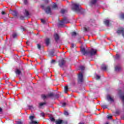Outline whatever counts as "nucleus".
Here are the masks:
<instances>
[{
    "label": "nucleus",
    "mask_w": 124,
    "mask_h": 124,
    "mask_svg": "<svg viewBox=\"0 0 124 124\" xmlns=\"http://www.w3.org/2000/svg\"><path fill=\"white\" fill-rule=\"evenodd\" d=\"M81 51L83 55H89L90 54V56H94L96 54V50L93 49V48H92L89 52V51L86 50L85 48H83L81 49Z\"/></svg>",
    "instance_id": "nucleus-1"
},
{
    "label": "nucleus",
    "mask_w": 124,
    "mask_h": 124,
    "mask_svg": "<svg viewBox=\"0 0 124 124\" xmlns=\"http://www.w3.org/2000/svg\"><path fill=\"white\" fill-rule=\"evenodd\" d=\"M72 9L74 11H79L80 10V5L76 3L72 4Z\"/></svg>",
    "instance_id": "nucleus-2"
},
{
    "label": "nucleus",
    "mask_w": 124,
    "mask_h": 124,
    "mask_svg": "<svg viewBox=\"0 0 124 124\" xmlns=\"http://www.w3.org/2000/svg\"><path fill=\"white\" fill-rule=\"evenodd\" d=\"M29 119L31 120V122H30V124H38V122L35 120V117L34 116H30L29 117Z\"/></svg>",
    "instance_id": "nucleus-3"
},
{
    "label": "nucleus",
    "mask_w": 124,
    "mask_h": 124,
    "mask_svg": "<svg viewBox=\"0 0 124 124\" xmlns=\"http://www.w3.org/2000/svg\"><path fill=\"white\" fill-rule=\"evenodd\" d=\"M52 96H54V93H50L47 95H42V98H43V99H47V98L52 97Z\"/></svg>",
    "instance_id": "nucleus-4"
},
{
    "label": "nucleus",
    "mask_w": 124,
    "mask_h": 124,
    "mask_svg": "<svg viewBox=\"0 0 124 124\" xmlns=\"http://www.w3.org/2000/svg\"><path fill=\"white\" fill-rule=\"evenodd\" d=\"M78 81L79 83H83L84 82V78L83 77V74L80 73L78 76Z\"/></svg>",
    "instance_id": "nucleus-5"
},
{
    "label": "nucleus",
    "mask_w": 124,
    "mask_h": 124,
    "mask_svg": "<svg viewBox=\"0 0 124 124\" xmlns=\"http://www.w3.org/2000/svg\"><path fill=\"white\" fill-rule=\"evenodd\" d=\"M68 23H69L68 19L64 18L62 21L59 22V26H62L63 24H67Z\"/></svg>",
    "instance_id": "nucleus-6"
},
{
    "label": "nucleus",
    "mask_w": 124,
    "mask_h": 124,
    "mask_svg": "<svg viewBox=\"0 0 124 124\" xmlns=\"http://www.w3.org/2000/svg\"><path fill=\"white\" fill-rule=\"evenodd\" d=\"M64 63H65V61H64L63 59L60 60L59 62V65L60 67H63L64 66Z\"/></svg>",
    "instance_id": "nucleus-7"
},
{
    "label": "nucleus",
    "mask_w": 124,
    "mask_h": 124,
    "mask_svg": "<svg viewBox=\"0 0 124 124\" xmlns=\"http://www.w3.org/2000/svg\"><path fill=\"white\" fill-rule=\"evenodd\" d=\"M107 99L108 100V101H110L111 102H114V99L109 95H107Z\"/></svg>",
    "instance_id": "nucleus-8"
},
{
    "label": "nucleus",
    "mask_w": 124,
    "mask_h": 124,
    "mask_svg": "<svg viewBox=\"0 0 124 124\" xmlns=\"http://www.w3.org/2000/svg\"><path fill=\"white\" fill-rule=\"evenodd\" d=\"M45 12L47 14H49L51 13V8H50L49 6L47 7L46 9L45 10Z\"/></svg>",
    "instance_id": "nucleus-9"
},
{
    "label": "nucleus",
    "mask_w": 124,
    "mask_h": 124,
    "mask_svg": "<svg viewBox=\"0 0 124 124\" xmlns=\"http://www.w3.org/2000/svg\"><path fill=\"white\" fill-rule=\"evenodd\" d=\"M54 38H55L56 41H58V40H59V39H60V36H59V34H58L57 33H55L54 34Z\"/></svg>",
    "instance_id": "nucleus-10"
},
{
    "label": "nucleus",
    "mask_w": 124,
    "mask_h": 124,
    "mask_svg": "<svg viewBox=\"0 0 124 124\" xmlns=\"http://www.w3.org/2000/svg\"><path fill=\"white\" fill-rule=\"evenodd\" d=\"M44 105H46V102H43V103H40L39 104V108H41L42 106H44Z\"/></svg>",
    "instance_id": "nucleus-11"
},
{
    "label": "nucleus",
    "mask_w": 124,
    "mask_h": 124,
    "mask_svg": "<svg viewBox=\"0 0 124 124\" xmlns=\"http://www.w3.org/2000/svg\"><path fill=\"white\" fill-rule=\"evenodd\" d=\"M63 121L62 120H57L55 123L56 124H62L63 123Z\"/></svg>",
    "instance_id": "nucleus-12"
},
{
    "label": "nucleus",
    "mask_w": 124,
    "mask_h": 124,
    "mask_svg": "<svg viewBox=\"0 0 124 124\" xmlns=\"http://www.w3.org/2000/svg\"><path fill=\"white\" fill-rule=\"evenodd\" d=\"M104 23L106 26H109V20L105 19L104 21Z\"/></svg>",
    "instance_id": "nucleus-13"
},
{
    "label": "nucleus",
    "mask_w": 124,
    "mask_h": 124,
    "mask_svg": "<svg viewBox=\"0 0 124 124\" xmlns=\"http://www.w3.org/2000/svg\"><path fill=\"white\" fill-rule=\"evenodd\" d=\"M101 68L102 69H103V70H106V69L107 68V66L104 65V64H103L101 66Z\"/></svg>",
    "instance_id": "nucleus-14"
},
{
    "label": "nucleus",
    "mask_w": 124,
    "mask_h": 124,
    "mask_svg": "<svg viewBox=\"0 0 124 124\" xmlns=\"http://www.w3.org/2000/svg\"><path fill=\"white\" fill-rule=\"evenodd\" d=\"M46 43L47 46L49 45V44L50 43V39L49 38L46 39Z\"/></svg>",
    "instance_id": "nucleus-15"
},
{
    "label": "nucleus",
    "mask_w": 124,
    "mask_h": 124,
    "mask_svg": "<svg viewBox=\"0 0 124 124\" xmlns=\"http://www.w3.org/2000/svg\"><path fill=\"white\" fill-rule=\"evenodd\" d=\"M12 14L14 15V16H17V12L15 11H12Z\"/></svg>",
    "instance_id": "nucleus-16"
},
{
    "label": "nucleus",
    "mask_w": 124,
    "mask_h": 124,
    "mask_svg": "<svg viewBox=\"0 0 124 124\" xmlns=\"http://www.w3.org/2000/svg\"><path fill=\"white\" fill-rule=\"evenodd\" d=\"M16 74H17V75H20L21 74V71H20L19 69H17L16 71Z\"/></svg>",
    "instance_id": "nucleus-17"
},
{
    "label": "nucleus",
    "mask_w": 124,
    "mask_h": 124,
    "mask_svg": "<svg viewBox=\"0 0 124 124\" xmlns=\"http://www.w3.org/2000/svg\"><path fill=\"white\" fill-rule=\"evenodd\" d=\"M16 124H24L22 121L20 120L16 121Z\"/></svg>",
    "instance_id": "nucleus-18"
},
{
    "label": "nucleus",
    "mask_w": 124,
    "mask_h": 124,
    "mask_svg": "<svg viewBox=\"0 0 124 124\" xmlns=\"http://www.w3.org/2000/svg\"><path fill=\"white\" fill-rule=\"evenodd\" d=\"M25 15L27 17H29V16H30V13H29V11H27V10H25Z\"/></svg>",
    "instance_id": "nucleus-19"
},
{
    "label": "nucleus",
    "mask_w": 124,
    "mask_h": 124,
    "mask_svg": "<svg viewBox=\"0 0 124 124\" xmlns=\"http://www.w3.org/2000/svg\"><path fill=\"white\" fill-rule=\"evenodd\" d=\"M115 70H116V71H119L121 70V67L116 66Z\"/></svg>",
    "instance_id": "nucleus-20"
},
{
    "label": "nucleus",
    "mask_w": 124,
    "mask_h": 124,
    "mask_svg": "<svg viewBox=\"0 0 124 124\" xmlns=\"http://www.w3.org/2000/svg\"><path fill=\"white\" fill-rule=\"evenodd\" d=\"M67 91H68V88H67V86H66L64 87V93H67Z\"/></svg>",
    "instance_id": "nucleus-21"
},
{
    "label": "nucleus",
    "mask_w": 124,
    "mask_h": 124,
    "mask_svg": "<svg viewBox=\"0 0 124 124\" xmlns=\"http://www.w3.org/2000/svg\"><path fill=\"white\" fill-rule=\"evenodd\" d=\"M77 33L76 32H72L71 33L72 36H76Z\"/></svg>",
    "instance_id": "nucleus-22"
},
{
    "label": "nucleus",
    "mask_w": 124,
    "mask_h": 124,
    "mask_svg": "<svg viewBox=\"0 0 124 124\" xmlns=\"http://www.w3.org/2000/svg\"><path fill=\"white\" fill-rule=\"evenodd\" d=\"M96 2V0H91V4H94Z\"/></svg>",
    "instance_id": "nucleus-23"
},
{
    "label": "nucleus",
    "mask_w": 124,
    "mask_h": 124,
    "mask_svg": "<svg viewBox=\"0 0 124 124\" xmlns=\"http://www.w3.org/2000/svg\"><path fill=\"white\" fill-rule=\"evenodd\" d=\"M65 12H66V11L64 9H62L61 10V13H62V14H64Z\"/></svg>",
    "instance_id": "nucleus-24"
},
{
    "label": "nucleus",
    "mask_w": 124,
    "mask_h": 124,
    "mask_svg": "<svg viewBox=\"0 0 124 124\" xmlns=\"http://www.w3.org/2000/svg\"><path fill=\"white\" fill-rule=\"evenodd\" d=\"M80 69L81 70H85V67L84 66H80L79 67Z\"/></svg>",
    "instance_id": "nucleus-25"
},
{
    "label": "nucleus",
    "mask_w": 124,
    "mask_h": 124,
    "mask_svg": "<svg viewBox=\"0 0 124 124\" xmlns=\"http://www.w3.org/2000/svg\"><path fill=\"white\" fill-rule=\"evenodd\" d=\"M96 80H99V79H100V76H98V75H96Z\"/></svg>",
    "instance_id": "nucleus-26"
},
{
    "label": "nucleus",
    "mask_w": 124,
    "mask_h": 124,
    "mask_svg": "<svg viewBox=\"0 0 124 124\" xmlns=\"http://www.w3.org/2000/svg\"><path fill=\"white\" fill-rule=\"evenodd\" d=\"M52 8H57L58 6L57 5V4H53Z\"/></svg>",
    "instance_id": "nucleus-27"
},
{
    "label": "nucleus",
    "mask_w": 124,
    "mask_h": 124,
    "mask_svg": "<svg viewBox=\"0 0 124 124\" xmlns=\"http://www.w3.org/2000/svg\"><path fill=\"white\" fill-rule=\"evenodd\" d=\"M13 38H16V37H17V34L14 33L13 34Z\"/></svg>",
    "instance_id": "nucleus-28"
},
{
    "label": "nucleus",
    "mask_w": 124,
    "mask_h": 124,
    "mask_svg": "<svg viewBox=\"0 0 124 124\" xmlns=\"http://www.w3.org/2000/svg\"><path fill=\"white\" fill-rule=\"evenodd\" d=\"M50 120L51 122H55V118H53V117H50Z\"/></svg>",
    "instance_id": "nucleus-29"
},
{
    "label": "nucleus",
    "mask_w": 124,
    "mask_h": 124,
    "mask_svg": "<svg viewBox=\"0 0 124 124\" xmlns=\"http://www.w3.org/2000/svg\"><path fill=\"white\" fill-rule=\"evenodd\" d=\"M120 16L121 19H124V14H122Z\"/></svg>",
    "instance_id": "nucleus-30"
},
{
    "label": "nucleus",
    "mask_w": 124,
    "mask_h": 124,
    "mask_svg": "<svg viewBox=\"0 0 124 124\" xmlns=\"http://www.w3.org/2000/svg\"><path fill=\"white\" fill-rule=\"evenodd\" d=\"M64 114L65 116H68V112L67 111H65Z\"/></svg>",
    "instance_id": "nucleus-31"
},
{
    "label": "nucleus",
    "mask_w": 124,
    "mask_h": 124,
    "mask_svg": "<svg viewBox=\"0 0 124 124\" xmlns=\"http://www.w3.org/2000/svg\"><path fill=\"white\" fill-rule=\"evenodd\" d=\"M24 2L25 4H28V0H24Z\"/></svg>",
    "instance_id": "nucleus-32"
},
{
    "label": "nucleus",
    "mask_w": 124,
    "mask_h": 124,
    "mask_svg": "<svg viewBox=\"0 0 124 124\" xmlns=\"http://www.w3.org/2000/svg\"><path fill=\"white\" fill-rule=\"evenodd\" d=\"M108 119H109V120H111V119H112V116L110 115H108Z\"/></svg>",
    "instance_id": "nucleus-33"
},
{
    "label": "nucleus",
    "mask_w": 124,
    "mask_h": 124,
    "mask_svg": "<svg viewBox=\"0 0 124 124\" xmlns=\"http://www.w3.org/2000/svg\"><path fill=\"white\" fill-rule=\"evenodd\" d=\"M41 116H42V117H44V116H45V114H44V113L42 112L41 113Z\"/></svg>",
    "instance_id": "nucleus-34"
},
{
    "label": "nucleus",
    "mask_w": 124,
    "mask_h": 124,
    "mask_svg": "<svg viewBox=\"0 0 124 124\" xmlns=\"http://www.w3.org/2000/svg\"><path fill=\"white\" fill-rule=\"evenodd\" d=\"M41 8H42V9H45V6L44 5H41Z\"/></svg>",
    "instance_id": "nucleus-35"
},
{
    "label": "nucleus",
    "mask_w": 124,
    "mask_h": 124,
    "mask_svg": "<svg viewBox=\"0 0 124 124\" xmlns=\"http://www.w3.org/2000/svg\"><path fill=\"white\" fill-rule=\"evenodd\" d=\"M37 48L38 49H40V48H41V46H40V45H37Z\"/></svg>",
    "instance_id": "nucleus-36"
},
{
    "label": "nucleus",
    "mask_w": 124,
    "mask_h": 124,
    "mask_svg": "<svg viewBox=\"0 0 124 124\" xmlns=\"http://www.w3.org/2000/svg\"><path fill=\"white\" fill-rule=\"evenodd\" d=\"M41 22L43 24H45V21L44 19H41Z\"/></svg>",
    "instance_id": "nucleus-37"
},
{
    "label": "nucleus",
    "mask_w": 124,
    "mask_h": 124,
    "mask_svg": "<svg viewBox=\"0 0 124 124\" xmlns=\"http://www.w3.org/2000/svg\"><path fill=\"white\" fill-rule=\"evenodd\" d=\"M74 46H75L74 44H72L71 47V48H74Z\"/></svg>",
    "instance_id": "nucleus-38"
},
{
    "label": "nucleus",
    "mask_w": 124,
    "mask_h": 124,
    "mask_svg": "<svg viewBox=\"0 0 124 124\" xmlns=\"http://www.w3.org/2000/svg\"><path fill=\"white\" fill-rule=\"evenodd\" d=\"M120 58V56L118 54L116 55V59H119Z\"/></svg>",
    "instance_id": "nucleus-39"
},
{
    "label": "nucleus",
    "mask_w": 124,
    "mask_h": 124,
    "mask_svg": "<svg viewBox=\"0 0 124 124\" xmlns=\"http://www.w3.org/2000/svg\"><path fill=\"white\" fill-rule=\"evenodd\" d=\"M84 30L85 31H88V29L86 27L84 28Z\"/></svg>",
    "instance_id": "nucleus-40"
},
{
    "label": "nucleus",
    "mask_w": 124,
    "mask_h": 124,
    "mask_svg": "<svg viewBox=\"0 0 124 124\" xmlns=\"http://www.w3.org/2000/svg\"><path fill=\"white\" fill-rule=\"evenodd\" d=\"M55 62V60H52L51 61V63H54Z\"/></svg>",
    "instance_id": "nucleus-41"
},
{
    "label": "nucleus",
    "mask_w": 124,
    "mask_h": 124,
    "mask_svg": "<svg viewBox=\"0 0 124 124\" xmlns=\"http://www.w3.org/2000/svg\"><path fill=\"white\" fill-rule=\"evenodd\" d=\"M1 14H2V15H4V14H5V13L4 12L2 11L1 12Z\"/></svg>",
    "instance_id": "nucleus-42"
},
{
    "label": "nucleus",
    "mask_w": 124,
    "mask_h": 124,
    "mask_svg": "<svg viewBox=\"0 0 124 124\" xmlns=\"http://www.w3.org/2000/svg\"><path fill=\"white\" fill-rule=\"evenodd\" d=\"M66 104L65 103H63L62 104V106H63V107L65 106Z\"/></svg>",
    "instance_id": "nucleus-43"
},
{
    "label": "nucleus",
    "mask_w": 124,
    "mask_h": 124,
    "mask_svg": "<svg viewBox=\"0 0 124 124\" xmlns=\"http://www.w3.org/2000/svg\"><path fill=\"white\" fill-rule=\"evenodd\" d=\"M103 109H105V108H107L106 106H103Z\"/></svg>",
    "instance_id": "nucleus-44"
},
{
    "label": "nucleus",
    "mask_w": 124,
    "mask_h": 124,
    "mask_svg": "<svg viewBox=\"0 0 124 124\" xmlns=\"http://www.w3.org/2000/svg\"><path fill=\"white\" fill-rule=\"evenodd\" d=\"M30 43V42H29V41H27V42H26V44L27 45H29V43Z\"/></svg>",
    "instance_id": "nucleus-45"
},
{
    "label": "nucleus",
    "mask_w": 124,
    "mask_h": 124,
    "mask_svg": "<svg viewBox=\"0 0 124 124\" xmlns=\"http://www.w3.org/2000/svg\"><path fill=\"white\" fill-rule=\"evenodd\" d=\"M30 109H31V108H32V106H29Z\"/></svg>",
    "instance_id": "nucleus-46"
},
{
    "label": "nucleus",
    "mask_w": 124,
    "mask_h": 124,
    "mask_svg": "<svg viewBox=\"0 0 124 124\" xmlns=\"http://www.w3.org/2000/svg\"><path fill=\"white\" fill-rule=\"evenodd\" d=\"M1 111H2V109H1V108H0V112H1Z\"/></svg>",
    "instance_id": "nucleus-47"
},
{
    "label": "nucleus",
    "mask_w": 124,
    "mask_h": 124,
    "mask_svg": "<svg viewBox=\"0 0 124 124\" xmlns=\"http://www.w3.org/2000/svg\"><path fill=\"white\" fill-rule=\"evenodd\" d=\"M56 96V97L58 98V97H59L60 96H59V95H57Z\"/></svg>",
    "instance_id": "nucleus-48"
}]
</instances>
